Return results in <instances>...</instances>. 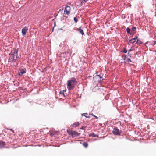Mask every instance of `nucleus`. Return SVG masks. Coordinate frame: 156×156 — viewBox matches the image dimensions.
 <instances>
[{
  "instance_id": "obj_1",
  "label": "nucleus",
  "mask_w": 156,
  "mask_h": 156,
  "mask_svg": "<svg viewBox=\"0 0 156 156\" xmlns=\"http://www.w3.org/2000/svg\"><path fill=\"white\" fill-rule=\"evenodd\" d=\"M77 83V82L75 78L72 77L67 81V88L69 90H72L74 88Z\"/></svg>"
},
{
  "instance_id": "obj_16",
  "label": "nucleus",
  "mask_w": 156,
  "mask_h": 156,
  "mask_svg": "<svg viewBox=\"0 0 156 156\" xmlns=\"http://www.w3.org/2000/svg\"><path fill=\"white\" fill-rule=\"evenodd\" d=\"M130 29L128 28V27H127L126 29V31H127V32L129 34L130 33Z\"/></svg>"
},
{
  "instance_id": "obj_6",
  "label": "nucleus",
  "mask_w": 156,
  "mask_h": 156,
  "mask_svg": "<svg viewBox=\"0 0 156 156\" xmlns=\"http://www.w3.org/2000/svg\"><path fill=\"white\" fill-rule=\"evenodd\" d=\"M28 30L27 27H23L22 30V33L23 35H25L26 34V32Z\"/></svg>"
},
{
  "instance_id": "obj_30",
  "label": "nucleus",
  "mask_w": 156,
  "mask_h": 156,
  "mask_svg": "<svg viewBox=\"0 0 156 156\" xmlns=\"http://www.w3.org/2000/svg\"><path fill=\"white\" fill-rule=\"evenodd\" d=\"M130 50H129V51H130Z\"/></svg>"
},
{
  "instance_id": "obj_4",
  "label": "nucleus",
  "mask_w": 156,
  "mask_h": 156,
  "mask_svg": "<svg viewBox=\"0 0 156 156\" xmlns=\"http://www.w3.org/2000/svg\"><path fill=\"white\" fill-rule=\"evenodd\" d=\"M113 133L116 135H120L122 132L121 130H119L117 127H114L112 130Z\"/></svg>"
},
{
  "instance_id": "obj_2",
  "label": "nucleus",
  "mask_w": 156,
  "mask_h": 156,
  "mask_svg": "<svg viewBox=\"0 0 156 156\" xmlns=\"http://www.w3.org/2000/svg\"><path fill=\"white\" fill-rule=\"evenodd\" d=\"M18 50L16 49H13L9 54V62H15L17 58Z\"/></svg>"
},
{
  "instance_id": "obj_15",
  "label": "nucleus",
  "mask_w": 156,
  "mask_h": 156,
  "mask_svg": "<svg viewBox=\"0 0 156 156\" xmlns=\"http://www.w3.org/2000/svg\"><path fill=\"white\" fill-rule=\"evenodd\" d=\"M91 136H92V137H98V135H96L94 133H92L91 134Z\"/></svg>"
},
{
  "instance_id": "obj_25",
  "label": "nucleus",
  "mask_w": 156,
  "mask_h": 156,
  "mask_svg": "<svg viewBox=\"0 0 156 156\" xmlns=\"http://www.w3.org/2000/svg\"><path fill=\"white\" fill-rule=\"evenodd\" d=\"M59 94H62V91H60V92Z\"/></svg>"
},
{
  "instance_id": "obj_27",
  "label": "nucleus",
  "mask_w": 156,
  "mask_h": 156,
  "mask_svg": "<svg viewBox=\"0 0 156 156\" xmlns=\"http://www.w3.org/2000/svg\"><path fill=\"white\" fill-rule=\"evenodd\" d=\"M128 60L130 62H131V61L129 58H128Z\"/></svg>"
},
{
  "instance_id": "obj_7",
  "label": "nucleus",
  "mask_w": 156,
  "mask_h": 156,
  "mask_svg": "<svg viewBox=\"0 0 156 156\" xmlns=\"http://www.w3.org/2000/svg\"><path fill=\"white\" fill-rule=\"evenodd\" d=\"M81 27H80L79 28H78L77 30L75 29V30H78L80 34L83 35L84 34V32H83V30L81 28Z\"/></svg>"
},
{
  "instance_id": "obj_21",
  "label": "nucleus",
  "mask_w": 156,
  "mask_h": 156,
  "mask_svg": "<svg viewBox=\"0 0 156 156\" xmlns=\"http://www.w3.org/2000/svg\"><path fill=\"white\" fill-rule=\"evenodd\" d=\"M66 90H64L62 91V95H63L64 96V92H66Z\"/></svg>"
},
{
  "instance_id": "obj_22",
  "label": "nucleus",
  "mask_w": 156,
  "mask_h": 156,
  "mask_svg": "<svg viewBox=\"0 0 156 156\" xmlns=\"http://www.w3.org/2000/svg\"><path fill=\"white\" fill-rule=\"evenodd\" d=\"M137 38H138V37H137V36H136V37H135L134 38H133V39H135V40L136 41V39Z\"/></svg>"
},
{
  "instance_id": "obj_19",
  "label": "nucleus",
  "mask_w": 156,
  "mask_h": 156,
  "mask_svg": "<svg viewBox=\"0 0 156 156\" xmlns=\"http://www.w3.org/2000/svg\"><path fill=\"white\" fill-rule=\"evenodd\" d=\"M122 51L124 53H126L127 52V50L126 48H124Z\"/></svg>"
},
{
  "instance_id": "obj_8",
  "label": "nucleus",
  "mask_w": 156,
  "mask_h": 156,
  "mask_svg": "<svg viewBox=\"0 0 156 156\" xmlns=\"http://www.w3.org/2000/svg\"><path fill=\"white\" fill-rule=\"evenodd\" d=\"M5 142L0 140V148L4 147L5 146Z\"/></svg>"
},
{
  "instance_id": "obj_29",
  "label": "nucleus",
  "mask_w": 156,
  "mask_h": 156,
  "mask_svg": "<svg viewBox=\"0 0 156 156\" xmlns=\"http://www.w3.org/2000/svg\"><path fill=\"white\" fill-rule=\"evenodd\" d=\"M11 130L12 131V132H13V131L12 130V129H11Z\"/></svg>"
},
{
  "instance_id": "obj_20",
  "label": "nucleus",
  "mask_w": 156,
  "mask_h": 156,
  "mask_svg": "<svg viewBox=\"0 0 156 156\" xmlns=\"http://www.w3.org/2000/svg\"><path fill=\"white\" fill-rule=\"evenodd\" d=\"M74 20L76 23L78 21V19L76 17L74 18Z\"/></svg>"
},
{
  "instance_id": "obj_5",
  "label": "nucleus",
  "mask_w": 156,
  "mask_h": 156,
  "mask_svg": "<svg viewBox=\"0 0 156 156\" xmlns=\"http://www.w3.org/2000/svg\"><path fill=\"white\" fill-rule=\"evenodd\" d=\"M70 7L69 6H67L65 7V12H66V14L68 15L70 14Z\"/></svg>"
},
{
  "instance_id": "obj_11",
  "label": "nucleus",
  "mask_w": 156,
  "mask_h": 156,
  "mask_svg": "<svg viewBox=\"0 0 156 156\" xmlns=\"http://www.w3.org/2000/svg\"><path fill=\"white\" fill-rule=\"evenodd\" d=\"M129 43H133L136 42V41L135 40V39L132 38L130 40H129Z\"/></svg>"
},
{
  "instance_id": "obj_14",
  "label": "nucleus",
  "mask_w": 156,
  "mask_h": 156,
  "mask_svg": "<svg viewBox=\"0 0 156 156\" xmlns=\"http://www.w3.org/2000/svg\"><path fill=\"white\" fill-rule=\"evenodd\" d=\"M57 132H52L51 133V136H53L55 135Z\"/></svg>"
},
{
  "instance_id": "obj_13",
  "label": "nucleus",
  "mask_w": 156,
  "mask_h": 156,
  "mask_svg": "<svg viewBox=\"0 0 156 156\" xmlns=\"http://www.w3.org/2000/svg\"><path fill=\"white\" fill-rule=\"evenodd\" d=\"M82 115L83 116H85L86 118H89V116H87V115H88V114L87 113L83 114Z\"/></svg>"
},
{
  "instance_id": "obj_28",
  "label": "nucleus",
  "mask_w": 156,
  "mask_h": 156,
  "mask_svg": "<svg viewBox=\"0 0 156 156\" xmlns=\"http://www.w3.org/2000/svg\"><path fill=\"white\" fill-rule=\"evenodd\" d=\"M93 116H94V115L93 114H91Z\"/></svg>"
},
{
  "instance_id": "obj_10",
  "label": "nucleus",
  "mask_w": 156,
  "mask_h": 156,
  "mask_svg": "<svg viewBox=\"0 0 156 156\" xmlns=\"http://www.w3.org/2000/svg\"><path fill=\"white\" fill-rule=\"evenodd\" d=\"M26 72L23 70H21L20 72L19 73V74L20 76H22Z\"/></svg>"
},
{
  "instance_id": "obj_18",
  "label": "nucleus",
  "mask_w": 156,
  "mask_h": 156,
  "mask_svg": "<svg viewBox=\"0 0 156 156\" xmlns=\"http://www.w3.org/2000/svg\"><path fill=\"white\" fill-rule=\"evenodd\" d=\"M136 43H139V44H142V43L140 41V40H137Z\"/></svg>"
},
{
  "instance_id": "obj_24",
  "label": "nucleus",
  "mask_w": 156,
  "mask_h": 156,
  "mask_svg": "<svg viewBox=\"0 0 156 156\" xmlns=\"http://www.w3.org/2000/svg\"><path fill=\"white\" fill-rule=\"evenodd\" d=\"M88 0H83V1L85 2H87Z\"/></svg>"
},
{
  "instance_id": "obj_26",
  "label": "nucleus",
  "mask_w": 156,
  "mask_h": 156,
  "mask_svg": "<svg viewBox=\"0 0 156 156\" xmlns=\"http://www.w3.org/2000/svg\"><path fill=\"white\" fill-rule=\"evenodd\" d=\"M83 129V127H82V128L80 129Z\"/></svg>"
},
{
  "instance_id": "obj_17",
  "label": "nucleus",
  "mask_w": 156,
  "mask_h": 156,
  "mask_svg": "<svg viewBox=\"0 0 156 156\" xmlns=\"http://www.w3.org/2000/svg\"><path fill=\"white\" fill-rule=\"evenodd\" d=\"M136 27H133L132 28V30L133 31H134L136 30Z\"/></svg>"
},
{
  "instance_id": "obj_23",
  "label": "nucleus",
  "mask_w": 156,
  "mask_h": 156,
  "mask_svg": "<svg viewBox=\"0 0 156 156\" xmlns=\"http://www.w3.org/2000/svg\"><path fill=\"white\" fill-rule=\"evenodd\" d=\"M94 117H95L96 119H98V118L97 116H96L95 115Z\"/></svg>"
},
{
  "instance_id": "obj_12",
  "label": "nucleus",
  "mask_w": 156,
  "mask_h": 156,
  "mask_svg": "<svg viewBox=\"0 0 156 156\" xmlns=\"http://www.w3.org/2000/svg\"><path fill=\"white\" fill-rule=\"evenodd\" d=\"M83 145L85 147H87L88 146V143L86 142H84L83 144Z\"/></svg>"
},
{
  "instance_id": "obj_3",
  "label": "nucleus",
  "mask_w": 156,
  "mask_h": 156,
  "mask_svg": "<svg viewBox=\"0 0 156 156\" xmlns=\"http://www.w3.org/2000/svg\"><path fill=\"white\" fill-rule=\"evenodd\" d=\"M67 132L69 135L72 136L73 137L78 136L79 135V133L76 131L67 130Z\"/></svg>"
},
{
  "instance_id": "obj_9",
  "label": "nucleus",
  "mask_w": 156,
  "mask_h": 156,
  "mask_svg": "<svg viewBox=\"0 0 156 156\" xmlns=\"http://www.w3.org/2000/svg\"><path fill=\"white\" fill-rule=\"evenodd\" d=\"M79 125V123L78 122H76L73 124L72 126L74 127H76Z\"/></svg>"
}]
</instances>
